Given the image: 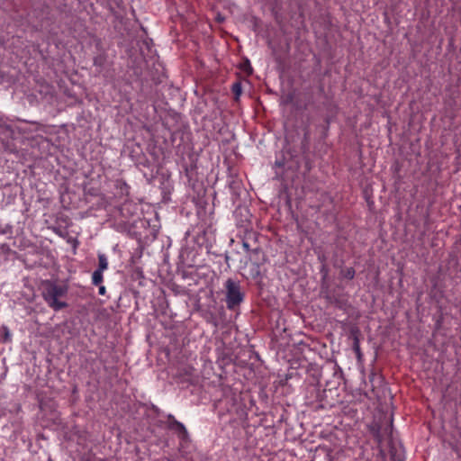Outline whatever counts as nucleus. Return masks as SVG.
<instances>
[{
	"label": "nucleus",
	"instance_id": "nucleus-1",
	"mask_svg": "<svg viewBox=\"0 0 461 461\" xmlns=\"http://www.w3.org/2000/svg\"><path fill=\"white\" fill-rule=\"evenodd\" d=\"M68 294V286L47 282L43 285L42 296L48 305L54 311H59L68 306L67 303L60 299Z\"/></svg>",
	"mask_w": 461,
	"mask_h": 461
},
{
	"label": "nucleus",
	"instance_id": "nucleus-2",
	"mask_svg": "<svg viewBox=\"0 0 461 461\" xmlns=\"http://www.w3.org/2000/svg\"><path fill=\"white\" fill-rule=\"evenodd\" d=\"M226 304L228 309L233 310L244 300V294L241 291L239 280L228 278L224 283Z\"/></svg>",
	"mask_w": 461,
	"mask_h": 461
},
{
	"label": "nucleus",
	"instance_id": "nucleus-3",
	"mask_svg": "<svg viewBox=\"0 0 461 461\" xmlns=\"http://www.w3.org/2000/svg\"><path fill=\"white\" fill-rule=\"evenodd\" d=\"M108 268V259L104 254H98V268L97 270L105 271Z\"/></svg>",
	"mask_w": 461,
	"mask_h": 461
},
{
	"label": "nucleus",
	"instance_id": "nucleus-4",
	"mask_svg": "<svg viewBox=\"0 0 461 461\" xmlns=\"http://www.w3.org/2000/svg\"><path fill=\"white\" fill-rule=\"evenodd\" d=\"M103 271H100V270H95L93 275H92V283L93 285H101V283L103 282Z\"/></svg>",
	"mask_w": 461,
	"mask_h": 461
},
{
	"label": "nucleus",
	"instance_id": "nucleus-5",
	"mask_svg": "<svg viewBox=\"0 0 461 461\" xmlns=\"http://www.w3.org/2000/svg\"><path fill=\"white\" fill-rule=\"evenodd\" d=\"M353 349L356 352L357 357L358 358H360L361 357V351H360L359 341H358L357 338H355V339H354Z\"/></svg>",
	"mask_w": 461,
	"mask_h": 461
},
{
	"label": "nucleus",
	"instance_id": "nucleus-6",
	"mask_svg": "<svg viewBox=\"0 0 461 461\" xmlns=\"http://www.w3.org/2000/svg\"><path fill=\"white\" fill-rule=\"evenodd\" d=\"M344 276L352 279L355 276V270L352 267H348L344 271Z\"/></svg>",
	"mask_w": 461,
	"mask_h": 461
},
{
	"label": "nucleus",
	"instance_id": "nucleus-7",
	"mask_svg": "<svg viewBox=\"0 0 461 461\" xmlns=\"http://www.w3.org/2000/svg\"><path fill=\"white\" fill-rule=\"evenodd\" d=\"M176 428L179 431L183 432L184 434H186V429L185 426L180 422H176Z\"/></svg>",
	"mask_w": 461,
	"mask_h": 461
},
{
	"label": "nucleus",
	"instance_id": "nucleus-8",
	"mask_svg": "<svg viewBox=\"0 0 461 461\" xmlns=\"http://www.w3.org/2000/svg\"><path fill=\"white\" fill-rule=\"evenodd\" d=\"M233 90L236 93V95L240 94V86L239 84L233 85Z\"/></svg>",
	"mask_w": 461,
	"mask_h": 461
},
{
	"label": "nucleus",
	"instance_id": "nucleus-9",
	"mask_svg": "<svg viewBox=\"0 0 461 461\" xmlns=\"http://www.w3.org/2000/svg\"><path fill=\"white\" fill-rule=\"evenodd\" d=\"M105 292H106L105 286L104 285H99V289H98L99 294L104 295L105 294Z\"/></svg>",
	"mask_w": 461,
	"mask_h": 461
},
{
	"label": "nucleus",
	"instance_id": "nucleus-10",
	"mask_svg": "<svg viewBox=\"0 0 461 461\" xmlns=\"http://www.w3.org/2000/svg\"><path fill=\"white\" fill-rule=\"evenodd\" d=\"M243 248L246 251H249V245L248 242H243Z\"/></svg>",
	"mask_w": 461,
	"mask_h": 461
}]
</instances>
